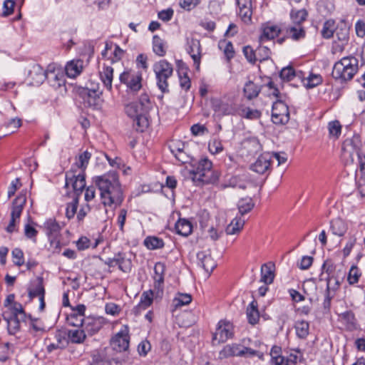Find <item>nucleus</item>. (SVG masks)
I'll return each instance as SVG.
<instances>
[{
  "instance_id": "61",
  "label": "nucleus",
  "mask_w": 365,
  "mask_h": 365,
  "mask_svg": "<svg viewBox=\"0 0 365 365\" xmlns=\"http://www.w3.org/2000/svg\"><path fill=\"white\" fill-rule=\"evenodd\" d=\"M360 276L361 272L359 268L356 266H352L349 272L347 281L350 284H354L358 282Z\"/></svg>"
},
{
  "instance_id": "43",
  "label": "nucleus",
  "mask_w": 365,
  "mask_h": 365,
  "mask_svg": "<svg viewBox=\"0 0 365 365\" xmlns=\"http://www.w3.org/2000/svg\"><path fill=\"white\" fill-rule=\"evenodd\" d=\"M86 333L83 328L81 329H71L68 332V337L69 340L74 344H81L86 338Z\"/></svg>"
},
{
  "instance_id": "47",
  "label": "nucleus",
  "mask_w": 365,
  "mask_h": 365,
  "mask_svg": "<svg viewBox=\"0 0 365 365\" xmlns=\"http://www.w3.org/2000/svg\"><path fill=\"white\" fill-rule=\"evenodd\" d=\"M295 331L297 336L300 339H306L309 335V324L307 322L302 320L295 323Z\"/></svg>"
},
{
  "instance_id": "3",
  "label": "nucleus",
  "mask_w": 365,
  "mask_h": 365,
  "mask_svg": "<svg viewBox=\"0 0 365 365\" xmlns=\"http://www.w3.org/2000/svg\"><path fill=\"white\" fill-rule=\"evenodd\" d=\"M190 170V178L196 185L216 182L220 177L217 171L212 169V163L207 158L194 160Z\"/></svg>"
},
{
  "instance_id": "4",
  "label": "nucleus",
  "mask_w": 365,
  "mask_h": 365,
  "mask_svg": "<svg viewBox=\"0 0 365 365\" xmlns=\"http://www.w3.org/2000/svg\"><path fill=\"white\" fill-rule=\"evenodd\" d=\"M359 61L352 56L342 58L335 63L332 76L336 79L349 81L353 78L359 68Z\"/></svg>"
},
{
  "instance_id": "32",
  "label": "nucleus",
  "mask_w": 365,
  "mask_h": 365,
  "mask_svg": "<svg viewBox=\"0 0 365 365\" xmlns=\"http://www.w3.org/2000/svg\"><path fill=\"white\" fill-rule=\"evenodd\" d=\"M177 234L187 237L192 231V223L186 219H179L175 226Z\"/></svg>"
},
{
  "instance_id": "34",
  "label": "nucleus",
  "mask_w": 365,
  "mask_h": 365,
  "mask_svg": "<svg viewBox=\"0 0 365 365\" xmlns=\"http://www.w3.org/2000/svg\"><path fill=\"white\" fill-rule=\"evenodd\" d=\"M153 51L160 57H163L167 52L166 42L158 35L153 37Z\"/></svg>"
},
{
  "instance_id": "36",
  "label": "nucleus",
  "mask_w": 365,
  "mask_h": 365,
  "mask_svg": "<svg viewBox=\"0 0 365 365\" xmlns=\"http://www.w3.org/2000/svg\"><path fill=\"white\" fill-rule=\"evenodd\" d=\"M4 319L7 322L8 332L11 335L16 334L20 330V322L16 316H6L3 314Z\"/></svg>"
},
{
  "instance_id": "16",
  "label": "nucleus",
  "mask_w": 365,
  "mask_h": 365,
  "mask_svg": "<svg viewBox=\"0 0 365 365\" xmlns=\"http://www.w3.org/2000/svg\"><path fill=\"white\" fill-rule=\"evenodd\" d=\"M185 49L193 60L195 68L199 70L202 57V48L200 41L192 38H187Z\"/></svg>"
},
{
  "instance_id": "38",
  "label": "nucleus",
  "mask_w": 365,
  "mask_h": 365,
  "mask_svg": "<svg viewBox=\"0 0 365 365\" xmlns=\"http://www.w3.org/2000/svg\"><path fill=\"white\" fill-rule=\"evenodd\" d=\"M330 229L333 235L341 237L347 230L345 222L341 219H335L331 222Z\"/></svg>"
},
{
  "instance_id": "33",
  "label": "nucleus",
  "mask_w": 365,
  "mask_h": 365,
  "mask_svg": "<svg viewBox=\"0 0 365 365\" xmlns=\"http://www.w3.org/2000/svg\"><path fill=\"white\" fill-rule=\"evenodd\" d=\"M260 91L261 87L251 81L245 83L243 89L244 96L248 100L257 98Z\"/></svg>"
},
{
  "instance_id": "18",
  "label": "nucleus",
  "mask_w": 365,
  "mask_h": 365,
  "mask_svg": "<svg viewBox=\"0 0 365 365\" xmlns=\"http://www.w3.org/2000/svg\"><path fill=\"white\" fill-rule=\"evenodd\" d=\"M155 291V289H150L142 293L139 303L132 310L135 316L140 315L143 311L152 305Z\"/></svg>"
},
{
  "instance_id": "26",
  "label": "nucleus",
  "mask_w": 365,
  "mask_h": 365,
  "mask_svg": "<svg viewBox=\"0 0 365 365\" xmlns=\"http://www.w3.org/2000/svg\"><path fill=\"white\" fill-rule=\"evenodd\" d=\"M214 110L222 115H234L237 110L235 103L231 101H215L213 104Z\"/></svg>"
},
{
  "instance_id": "58",
  "label": "nucleus",
  "mask_w": 365,
  "mask_h": 365,
  "mask_svg": "<svg viewBox=\"0 0 365 365\" xmlns=\"http://www.w3.org/2000/svg\"><path fill=\"white\" fill-rule=\"evenodd\" d=\"M336 36L339 41L343 43H346L349 38V29L346 27H336Z\"/></svg>"
},
{
  "instance_id": "59",
  "label": "nucleus",
  "mask_w": 365,
  "mask_h": 365,
  "mask_svg": "<svg viewBox=\"0 0 365 365\" xmlns=\"http://www.w3.org/2000/svg\"><path fill=\"white\" fill-rule=\"evenodd\" d=\"M334 296L335 294L331 291V282H327L324 300L323 302V306L324 309H329L331 307V299L334 297Z\"/></svg>"
},
{
  "instance_id": "37",
  "label": "nucleus",
  "mask_w": 365,
  "mask_h": 365,
  "mask_svg": "<svg viewBox=\"0 0 365 365\" xmlns=\"http://www.w3.org/2000/svg\"><path fill=\"white\" fill-rule=\"evenodd\" d=\"M245 225V220L241 217L236 216L226 227L227 235H235L238 233Z\"/></svg>"
},
{
  "instance_id": "56",
  "label": "nucleus",
  "mask_w": 365,
  "mask_h": 365,
  "mask_svg": "<svg viewBox=\"0 0 365 365\" xmlns=\"http://www.w3.org/2000/svg\"><path fill=\"white\" fill-rule=\"evenodd\" d=\"M30 329L34 333H43L46 331L44 323L39 319H31Z\"/></svg>"
},
{
  "instance_id": "35",
  "label": "nucleus",
  "mask_w": 365,
  "mask_h": 365,
  "mask_svg": "<svg viewBox=\"0 0 365 365\" xmlns=\"http://www.w3.org/2000/svg\"><path fill=\"white\" fill-rule=\"evenodd\" d=\"M91 158V153L88 150L84 151L79 155L78 160L71 168H73L78 171H83V173H85V170L88 166Z\"/></svg>"
},
{
  "instance_id": "2",
  "label": "nucleus",
  "mask_w": 365,
  "mask_h": 365,
  "mask_svg": "<svg viewBox=\"0 0 365 365\" xmlns=\"http://www.w3.org/2000/svg\"><path fill=\"white\" fill-rule=\"evenodd\" d=\"M153 108L148 93H142L138 101L129 103L125 106L127 115L133 120V126L138 132H143L148 127L147 115Z\"/></svg>"
},
{
  "instance_id": "20",
  "label": "nucleus",
  "mask_w": 365,
  "mask_h": 365,
  "mask_svg": "<svg viewBox=\"0 0 365 365\" xmlns=\"http://www.w3.org/2000/svg\"><path fill=\"white\" fill-rule=\"evenodd\" d=\"M239 9V16L245 24L252 21V0H236Z\"/></svg>"
},
{
  "instance_id": "51",
  "label": "nucleus",
  "mask_w": 365,
  "mask_h": 365,
  "mask_svg": "<svg viewBox=\"0 0 365 365\" xmlns=\"http://www.w3.org/2000/svg\"><path fill=\"white\" fill-rule=\"evenodd\" d=\"M78 205V197H74L72 202L67 203L66 209V215L68 219L73 218L76 214L77 208Z\"/></svg>"
},
{
  "instance_id": "46",
  "label": "nucleus",
  "mask_w": 365,
  "mask_h": 365,
  "mask_svg": "<svg viewBox=\"0 0 365 365\" xmlns=\"http://www.w3.org/2000/svg\"><path fill=\"white\" fill-rule=\"evenodd\" d=\"M254 202L251 197L242 198L239 200L237 207L240 215H244L250 212L254 207Z\"/></svg>"
},
{
  "instance_id": "40",
  "label": "nucleus",
  "mask_w": 365,
  "mask_h": 365,
  "mask_svg": "<svg viewBox=\"0 0 365 365\" xmlns=\"http://www.w3.org/2000/svg\"><path fill=\"white\" fill-rule=\"evenodd\" d=\"M335 24L334 19H328L323 24L321 35L324 38L329 39L333 37L336 28Z\"/></svg>"
},
{
  "instance_id": "29",
  "label": "nucleus",
  "mask_w": 365,
  "mask_h": 365,
  "mask_svg": "<svg viewBox=\"0 0 365 365\" xmlns=\"http://www.w3.org/2000/svg\"><path fill=\"white\" fill-rule=\"evenodd\" d=\"M99 75L104 86L110 91L112 90L113 68L111 66L104 64L102 67V70L99 71Z\"/></svg>"
},
{
  "instance_id": "64",
  "label": "nucleus",
  "mask_w": 365,
  "mask_h": 365,
  "mask_svg": "<svg viewBox=\"0 0 365 365\" xmlns=\"http://www.w3.org/2000/svg\"><path fill=\"white\" fill-rule=\"evenodd\" d=\"M25 236L31 240L34 243L36 242V236L38 235L37 230L29 224H26L24 227Z\"/></svg>"
},
{
  "instance_id": "1",
  "label": "nucleus",
  "mask_w": 365,
  "mask_h": 365,
  "mask_svg": "<svg viewBox=\"0 0 365 365\" xmlns=\"http://www.w3.org/2000/svg\"><path fill=\"white\" fill-rule=\"evenodd\" d=\"M93 180L100 191L101 203L105 207H116L121 205L124 197L116 173L110 172L96 176Z\"/></svg>"
},
{
  "instance_id": "19",
  "label": "nucleus",
  "mask_w": 365,
  "mask_h": 365,
  "mask_svg": "<svg viewBox=\"0 0 365 365\" xmlns=\"http://www.w3.org/2000/svg\"><path fill=\"white\" fill-rule=\"evenodd\" d=\"M271 160L269 153L262 154L251 165V170L259 174H264L269 170Z\"/></svg>"
},
{
  "instance_id": "53",
  "label": "nucleus",
  "mask_w": 365,
  "mask_h": 365,
  "mask_svg": "<svg viewBox=\"0 0 365 365\" xmlns=\"http://www.w3.org/2000/svg\"><path fill=\"white\" fill-rule=\"evenodd\" d=\"M11 344L9 342L0 344V361H6L11 355Z\"/></svg>"
},
{
  "instance_id": "42",
  "label": "nucleus",
  "mask_w": 365,
  "mask_h": 365,
  "mask_svg": "<svg viewBox=\"0 0 365 365\" xmlns=\"http://www.w3.org/2000/svg\"><path fill=\"white\" fill-rule=\"evenodd\" d=\"M247 317L249 323L251 324H255L257 323L259 314L257 309V303L255 301H252L247 308Z\"/></svg>"
},
{
  "instance_id": "14",
  "label": "nucleus",
  "mask_w": 365,
  "mask_h": 365,
  "mask_svg": "<svg viewBox=\"0 0 365 365\" xmlns=\"http://www.w3.org/2000/svg\"><path fill=\"white\" fill-rule=\"evenodd\" d=\"M284 31L281 26L270 22L264 23L260 27L259 41L260 43L277 37Z\"/></svg>"
},
{
  "instance_id": "11",
  "label": "nucleus",
  "mask_w": 365,
  "mask_h": 365,
  "mask_svg": "<svg viewBox=\"0 0 365 365\" xmlns=\"http://www.w3.org/2000/svg\"><path fill=\"white\" fill-rule=\"evenodd\" d=\"M102 92L95 88H83L79 91V96L83 99L85 106L98 108L102 105Z\"/></svg>"
},
{
  "instance_id": "55",
  "label": "nucleus",
  "mask_w": 365,
  "mask_h": 365,
  "mask_svg": "<svg viewBox=\"0 0 365 365\" xmlns=\"http://www.w3.org/2000/svg\"><path fill=\"white\" fill-rule=\"evenodd\" d=\"M13 262L15 265L21 267L24 264V255L19 248H15L11 252Z\"/></svg>"
},
{
  "instance_id": "25",
  "label": "nucleus",
  "mask_w": 365,
  "mask_h": 365,
  "mask_svg": "<svg viewBox=\"0 0 365 365\" xmlns=\"http://www.w3.org/2000/svg\"><path fill=\"white\" fill-rule=\"evenodd\" d=\"M283 29L285 31L286 36L294 41H299L304 38L306 36V31L302 25H290Z\"/></svg>"
},
{
  "instance_id": "57",
  "label": "nucleus",
  "mask_w": 365,
  "mask_h": 365,
  "mask_svg": "<svg viewBox=\"0 0 365 365\" xmlns=\"http://www.w3.org/2000/svg\"><path fill=\"white\" fill-rule=\"evenodd\" d=\"M169 148L170 152L175 157L178 153H181L187 148V146L180 140H172L169 144Z\"/></svg>"
},
{
  "instance_id": "31",
  "label": "nucleus",
  "mask_w": 365,
  "mask_h": 365,
  "mask_svg": "<svg viewBox=\"0 0 365 365\" xmlns=\"http://www.w3.org/2000/svg\"><path fill=\"white\" fill-rule=\"evenodd\" d=\"M274 279V264H264L261 267V279L260 281L266 285L273 282Z\"/></svg>"
},
{
  "instance_id": "8",
  "label": "nucleus",
  "mask_w": 365,
  "mask_h": 365,
  "mask_svg": "<svg viewBox=\"0 0 365 365\" xmlns=\"http://www.w3.org/2000/svg\"><path fill=\"white\" fill-rule=\"evenodd\" d=\"M360 140L358 137L346 139L341 146V158L346 163H353L356 155L360 158Z\"/></svg>"
},
{
  "instance_id": "41",
  "label": "nucleus",
  "mask_w": 365,
  "mask_h": 365,
  "mask_svg": "<svg viewBox=\"0 0 365 365\" xmlns=\"http://www.w3.org/2000/svg\"><path fill=\"white\" fill-rule=\"evenodd\" d=\"M197 258L200 260L202 267L207 273L212 272L216 267V263L210 255H206L202 252L197 254Z\"/></svg>"
},
{
  "instance_id": "49",
  "label": "nucleus",
  "mask_w": 365,
  "mask_h": 365,
  "mask_svg": "<svg viewBox=\"0 0 365 365\" xmlns=\"http://www.w3.org/2000/svg\"><path fill=\"white\" fill-rule=\"evenodd\" d=\"M208 149L212 154L220 153L224 150L222 140L217 138H212L208 143Z\"/></svg>"
},
{
  "instance_id": "9",
  "label": "nucleus",
  "mask_w": 365,
  "mask_h": 365,
  "mask_svg": "<svg viewBox=\"0 0 365 365\" xmlns=\"http://www.w3.org/2000/svg\"><path fill=\"white\" fill-rule=\"evenodd\" d=\"M120 83L125 84L132 92H137L142 88V73L133 70L124 71L119 77Z\"/></svg>"
},
{
  "instance_id": "23",
  "label": "nucleus",
  "mask_w": 365,
  "mask_h": 365,
  "mask_svg": "<svg viewBox=\"0 0 365 365\" xmlns=\"http://www.w3.org/2000/svg\"><path fill=\"white\" fill-rule=\"evenodd\" d=\"M103 322L101 318L86 317L83 324V329L87 335L92 336L100 331L103 327Z\"/></svg>"
},
{
  "instance_id": "62",
  "label": "nucleus",
  "mask_w": 365,
  "mask_h": 365,
  "mask_svg": "<svg viewBox=\"0 0 365 365\" xmlns=\"http://www.w3.org/2000/svg\"><path fill=\"white\" fill-rule=\"evenodd\" d=\"M328 129L329 135L338 138L341 134V126L338 120L329 123Z\"/></svg>"
},
{
  "instance_id": "50",
  "label": "nucleus",
  "mask_w": 365,
  "mask_h": 365,
  "mask_svg": "<svg viewBox=\"0 0 365 365\" xmlns=\"http://www.w3.org/2000/svg\"><path fill=\"white\" fill-rule=\"evenodd\" d=\"M262 113L257 109L245 108L241 110L240 115L249 120H257L261 117Z\"/></svg>"
},
{
  "instance_id": "21",
  "label": "nucleus",
  "mask_w": 365,
  "mask_h": 365,
  "mask_svg": "<svg viewBox=\"0 0 365 365\" xmlns=\"http://www.w3.org/2000/svg\"><path fill=\"white\" fill-rule=\"evenodd\" d=\"M165 271V265L162 262H157L154 267V289L156 290V294L163 293L164 274Z\"/></svg>"
},
{
  "instance_id": "39",
  "label": "nucleus",
  "mask_w": 365,
  "mask_h": 365,
  "mask_svg": "<svg viewBox=\"0 0 365 365\" xmlns=\"http://www.w3.org/2000/svg\"><path fill=\"white\" fill-rule=\"evenodd\" d=\"M143 244L150 250L161 249L165 245L163 239L155 236H148L145 238Z\"/></svg>"
},
{
  "instance_id": "10",
  "label": "nucleus",
  "mask_w": 365,
  "mask_h": 365,
  "mask_svg": "<svg viewBox=\"0 0 365 365\" xmlns=\"http://www.w3.org/2000/svg\"><path fill=\"white\" fill-rule=\"evenodd\" d=\"M234 335V327L232 323L225 320H220L215 331L212 335V344H220L232 338Z\"/></svg>"
},
{
  "instance_id": "52",
  "label": "nucleus",
  "mask_w": 365,
  "mask_h": 365,
  "mask_svg": "<svg viewBox=\"0 0 365 365\" xmlns=\"http://www.w3.org/2000/svg\"><path fill=\"white\" fill-rule=\"evenodd\" d=\"M271 51L270 49L264 46H259L256 49V57L257 61H263L268 60L270 58Z\"/></svg>"
},
{
  "instance_id": "28",
  "label": "nucleus",
  "mask_w": 365,
  "mask_h": 365,
  "mask_svg": "<svg viewBox=\"0 0 365 365\" xmlns=\"http://www.w3.org/2000/svg\"><path fill=\"white\" fill-rule=\"evenodd\" d=\"M43 227L48 239L58 238L61 230L60 225L53 218H49L46 220Z\"/></svg>"
},
{
  "instance_id": "27",
  "label": "nucleus",
  "mask_w": 365,
  "mask_h": 365,
  "mask_svg": "<svg viewBox=\"0 0 365 365\" xmlns=\"http://www.w3.org/2000/svg\"><path fill=\"white\" fill-rule=\"evenodd\" d=\"M83 67V61L81 59L71 61L66 66V73L69 78H76L81 73Z\"/></svg>"
},
{
  "instance_id": "5",
  "label": "nucleus",
  "mask_w": 365,
  "mask_h": 365,
  "mask_svg": "<svg viewBox=\"0 0 365 365\" xmlns=\"http://www.w3.org/2000/svg\"><path fill=\"white\" fill-rule=\"evenodd\" d=\"M156 84L159 90L163 93L169 92L168 79L173 73V66L167 60L162 59L153 64Z\"/></svg>"
},
{
  "instance_id": "6",
  "label": "nucleus",
  "mask_w": 365,
  "mask_h": 365,
  "mask_svg": "<svg viewBox=\"0 0 365 365\" xmlns=\"http://www.w3.org/2000/svg\"><path fill=\"white\" fill-rule=\"evenodd\" d=\"M26 203V191H21L13 200L11 209V218L9 225L5 228L9 233L17 231L20 218Z\"/></svg>"
},
{
  "instance_id": "17",
  "label": "nucleus",
  "mask_w": 365,
  "mask_h": 365,
  "mask_svg": "<svg viewBox=\"0 0 365 365\" xmlns=\"http://www.w3.org/2000/svg\"><path fill=\"white\" fill-rule=\"evenodd\" d=\"M130 336L126 330L118 332L110 340L112 348L116 351H123L128 349Z\"/></svg>"
},
{
  "instance_id": "48",
  "label": "nucleus",
  "mask_w": 365,
  "mask_h": 365,
  "mask_svg": "<svg viewBox=\"0 0 365 365\" xmlns=\"http://www.w3.org/2000/svg\"><path fill=\"white\" fill-rule=\"evenodd\" d=\"M290 17L292 21L293 25L300 24L306 20L307 17V11L305 9L292 10Z\"/></svg>"
},
{
  "instance_id": "24",
  "label": "nucleus",
  "mask_w": 365,
  "mask_h": 365,
  "mask_svg": "<svg viewBox=\"0 0 365 365\" xmlns=\"http://www.w3.org/2000/svg\"><path fill=\"white\" fill-rule=\"evenodd\" d=\"M46 72L47 69L44 71L40 65H33L29 73V76L31 79V84L34 86L42 84L46 78Z\"/></svg>"
},
{
  "instance_id": "15",
  "label": "nucleus",
  "mask_w": 365,
  "mask_h": 365,
  "mask_svg": "<svg viewBox=\"0 0 365 365\" xmlns=\"http://www.w3.org/2000/svg\"><path fill=\"white\" fill-rule=\"evenodd\" d=\"M51 86L58 88L64 86L65 78L63 73L54 64H49L47 67L46 78Z\"/></svg>"
},
{
  "instance_id": "60",
  "label": "nucleus",
  "mask_w": 365,
  "mask_h": 365,
  "mask_svg": "<svg viewBox=\"0 0 365 365\" xmlns=\"http://www.w3.org/2000/svg\"><path fill=\"white\" fill-rule=\"evenodd\" d=\"M295 76V71L292 66H287L282 68L279 73L280 78L286 81H292Z\"/></svg>"
},
{
  "instance_id": "54",
  "label": "nucleus",
  "mask_w": 365,
  "mask_h": 365,
  "mask_svg": "<svg viewBox=\"0 0 365 365\" xmlns=\"http://www.w3.org/2000/svg\"><path fill=\"white\" fill-rule=\"evenodd\" d=\"M305 81V86L307 88H312L322 83V77L319 74L312 73L307 76Z\"/></svg>"
},
{
  "instance_id": "13",
  "label": "nucleus",
  "mask_w": 365,
  "mask_h": 365,
  "mask_svg": "<svg viewBox=\"0 0 365 365\" xmlns=\"http://www.w3.org/2000/svg\"><path fill=\"white\" fill-rule=\"evenodd\" d=\"M104 263L109 267L118 266V269L125 273H129L132 269V261L127 257L125 252H119L115 254L113 257H108Z\"/></svg>"
},
{
  "instance_id": "30",
  "label": "nucleus",
  "mask_w": 365,
  "mask_h": 365,
  "mask_svg": "<svg viewBox=\"0 0 365 365\" xmlns=\"http://www.w3.org/2000/svg\"><path fill=\"white\" fill-rule=\"evenodd\" d=\"M29 295L31 298L45 295L43 277H38L32 282L31 287L29 288Z\"/></svg>"
},
{
  "instance_id": "63",
  "label": "nucleus",
  "mask_w": 365,
  "mask_h": 365,
  "mask_svg": "<svg viewBox=\"0 0 365 365\" xmlns=\"http://www.w3.org/2000/svg\"><path fill=\"white\" fill-rule=\"evenodd\" d=\"M243 53L246 59L251 63L257 61L256 50L255 51L251 46H246L243 48Z\"/></svg>"
},
{
  "instance_id": "12",
  "label": "nucleus",
  "mask_w": 365,
  "mask_h": 365,
  "mask_svg": "<svg viewBox=\"0 0 365 365\" xmlns=\"http://www.w3.org/2000/svg\"><path fill=\"white\" fill-rule=\"evenodd\" d=\"M289 120L288 106L282 101H277L272 105V121L276 125H284Z\"/></svg>"
},
{
  "instance_id": "7",
  "label": "nucleus",
  "mask_w": 365,
  "mask_h": 365,
  "mask_svg": "<svg viewBox=\"0 0 365 365\" xmlns=\"http://www.w3.org/2000/svg\"><path fill=\"white\" fill-rule=\"evenodd\" d=\"M71 186L76 196L78 197L83 191L86 186L85 173L83 171H78L71 168L66 173V187Z\"/></svg>"
},
{
  "instance_id": "44",
  "label": "nucleus",
  "mask_w": 365,
  "mask_h": 365,
  "mask_svg": "<svg viewBox=\"0 0 365 365\" xmlns=\"http://www.w3.org/2000/svg\"><path fill=\"white\" fill-rule=\"evenodd\" d=\"M192 301V297L188 294L178 293L173 300V307L175 309L180 308L182 306L189 304Z\"/></svg>"
},
{
  "instance_id": "22",
  "label": "nucleus",
  "mask_w": 365,
  "mask_h": 365,
  "mask_svg": "<svg viewBox=\"0 0 365 365\" xmlns=\"http://www.w3.org/2000/svg\"><path fill=\"white\" fill-rule=\"evenodd\" d=\"M242 345L239 344H227L219 352L218 358L220 359H225L234 356L243 357V351H242Z\"/></svg>"
},
{
  "instance_id": "45",
  "label": "nucleus",
  "mask_w": 365,
  "mask_h": 365,
  "mask_svg": "<svg viewBox=\"0 0 365 365\" xmlns=\"http://www.w3.org/2000/svg\"><path fill=\"white\" fill-rule=\"evenodd\" d=\"M218 47L223 51L227 61H230L235 56V50L231 41L221 40L219 41Z\"/></svg>"
}]
</instances>
